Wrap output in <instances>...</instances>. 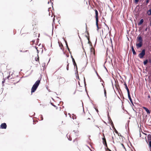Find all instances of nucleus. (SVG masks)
Masks as SVG:
<instances>
[{"mask_svg":"<svg viewBox=\"0 0 151 151\" xmlns=\"http://www.w3.org/2000/svg\"><path fill=\"white\" fill-rule=\"evenodd\" d=\"M137 43L136 45L137 48L138 49L142 47L143 45V40L141 36L139 35L137 37Z\"/></svg>","mask_w":151,"mask_h":151,"instance_id":"obj_1","label":"nucleus"},{"mask_svg":"<svg viewBox=\"0 0 151 151\" xmlns=\"http://www.w3.org/2000/svg\"><path fill=\"white\" fill-rule=\"evenodd\" d=\"M40 80H37L31 89V93H32L35 91L38 86L40 84Z\"/></svg>","mask_w":151,"mask_h":151,"instance_id":"obj_2","label":"nucleus"},{"mask_svg":"<svg viewBox=\"0 0 151 151\" xmlns=\"http://www.w3.org/2000/svg\"><path fill=\"white\" fill-rule=\"evenodd\" d=\"M58 83L60 84H62L64 83L65 81V79L64 78L61 76L58 77Z\"/></svg>","mask_w":151,"mask_h":151,"instance_id":"obj_3","label":"nucleus"},{"mask_svg":"<svg viewBox=\"0 0 151 151\" xmlns=\"http://www.w3.org/2000/svg\"><path fill=\"white\" fill-rule=\"evenodd\" d=\"M147 140L149 145V147L150 151H151V135L149 134L147 136Z\"/></svg>","mask_w":151,"mask_h":151,"instance_id":"obj_4","label":"nucleus"},{"mask_svg":"<svg viewBox=\"0 0 151 151\" xmlns=\"http://www.w3.org/2000/svg\"><path fill=\"white\" fill-rule=\"evenodd\" d=\"M145 49H143L142 51L138 55V56L140 58L142 59L144 57V56L145 55Z\"/></svg>","mask_w":151,"mask_h":151,"instance_id":"obj_5","label":"nucleus"},{"mask_svg":"<svg viewBox=\"0 0 151 151\" xmlns=\"http://www.w3.org/2000/svg\"><path fill=\"white\" fill-rule=\"evenodd\" d=\"M94 11L95 12V18L96 21L97 23V22H99L98 12L97 10L96 9H95Z\"/></svg>","mask_w":151,"mask_h":151,"instance_id":"obj_6","label":"nucleus"},{"mask_svg":"<svg viewBox=\"0 0 151 151\" xmlns=\"http://www.w3.org/2000/svg\"><path fill=\"white\" fill-rule=\"evenodd\" d=\"M86 122L88 124H92L93 123V122H94V121L92 119H91L90 118H88L86 121Z\"/></svg>","mask_w":151,"mask_h":151,"instance_id":"obj_7","label":"nucleus"},{"mask_svg":"<svg viewBox=\"0 0 151 151\" xmlns=\"http://www.w3.org/2000/svg\"><path fill=\"white\" fill-rule=\"evenodd\" d=\"M6 124L5 123H3L1 124L0 127L2 129H6Z\"/></svg>","mask_w":151,"mask_h":151,"instance_id":"obj_8","label":"nucleus"},{"mask_svg":"<svg viewBox=\"0 0 151 151\" xmlns=\"http://www.w3.org/2000/svg\"><path fill=\"white\" fill-rule=\"evenodd\" d=\"M102 139L103 140V142L104 144L106 147H107V145L106 142V140L105 136H104V137Z\"/></svg>","mask_w":151,"mask_h":151,"instance_id":"obj_9","label":"nucleus"},{"mask_svg":"<svg viewBox=\"0 0 151 151\" xmlns=\"http://www.w3.org/2000/svg\"><path fill=\"white\" fill-rule=\"evenodd\" d=\"M124 85L125 86V88L127 90V93H129L130 92H129V90L127 86V85L126 82L124 83Z\"/></svg>","mask_w":151,"mask_h":151,"instance_id":"obj_10","label":"nucleus"},{"mask_svg":"<svg viewBox=\"0 0 151 151\" xmlns=\"http://www.w3.org/2000/svg\"><path fill=\"white\" fill-rule=\"evenodd\" d=\"M90 51L91 52V53H93V55H95V50L94 48H93L92 47L90 49Z\"/></svg>","mask_w":151,"mask_h":151,"instance_id":"obj_11","label":"nucleus"},{"mask_svg":"<svg viewBox=\"0 0 151 151\" xmlns=\"http://www.w3.org/2000/svg\"><path fill=\"white\" fill-rule=\"evenodd\" d=\"M142 108L145 110V111H146L147 113V114H150V111L148 109H147V108L145 107H143Z\"/></svg>","mask_w":151,"mask_h":151,"instance_id":"obj_12","label":"nucleus"},{"mask_svg":"<svg viewBox=\"0 0 151 151\" xmlns=\"http://www.w3.org/2000/svg\"><path fill=\"white\" fill-rule=\"evenodd\" d=\"M144 22V20L143 19H142L140 20V22L138 23V24L139 26L141 25Z\"/></svg>","mask_w":151,"mask_h":151,"instance_id":"obj_13","label":"nucleus"},{"mask_svg":"<svg viewBox=\"0 0 151 151\" xmlns=\"http://www.w3.org/2000/svg\"><path fill=\"white\" fill-rule=\"evenodd\" d=\"M132 50L133 52V53L134 55H136V52L133 46H132L131 47Z\"/></svg>","mask_w":151,"mask_h":151,"instance_id":"obj_14","label":"nucleus"},{"mask_svg":"<svg viewBox=\"0 0 151 151\" xmlns=\"http://www.w3.org/2000/svg\"><path fill=\"white\" fill-rule=\"evenodd\" d=\"M128 95L129 99L131 102H132V100L130 96V93H128Z\"/></svg>","mask_w":151,"mask_h":151,"instance_id":"obj_15","label":"nucleus"},{"mask_svg":"<svg viewBox=\"0 0 151 151\" xmlns=\"http://www.w3.org/2000/svg\"><path fill=\"white\" fill-rule=\"evenodd\" d=\"M88 36L86 35V36L87 38V39L88 41V43L89 44L90 43H91V42H90V41H89L90 38H89V33L88 32Z\"/></svg>","mask_w":151,"mask_h":151,"instance_id":"obj_16","label":"nucleus"},{"mask_svg":"<svg viewBox=\"0 0 151 151\" xmlns=\"http://www.w3.org/2000/svg\"><path fill=\"white\" fill-rule=\"evenodd\" d=\"M73 65H74V66H76V68H77V65H76V64L75 61V60H74V59L73 58Z\"/></svg>","mask_w":151,"mask_h":151,"instance_id":"obj_17","label":"nucleus"},{"mask_svg":"<svg viewBox=\"0 0 151 151\" xmlns=\"http://www.w3.org/2000/svg\"><path fill=\"white\" fill-rule=\"evenodd\" d=\"M59 46H60V49L61 50H63V45L62 44L59 43Z\"/></svg>","mask_w":151,"mask_h":151,"instance_id":"obj_18","label":"nucleus"},{"mask_svg":"<svg viewBox=\"0 0 151 151\" xmlns=\"http://www.w3.org/2000/svg\"><path fill=\"white\" fill-rule=\"evenodd\" d=\"M147 14L148 15H151V9H150L147 12Z\"/></svg>","mask_w":151,"mask_h":151,"instance_id":"obj_19","label":"nucleus"},{"mask_svg":"<svg viewBox=\"0 0 151 151\" xmlns=\"http://www.w3.org/2000/svg\"><path fill=\"white\" fill-rule=\"evenodd\" d=\"M7 79H8L9 80H10L12 79V78L11 76L9 75L7 77Z\"/></svg>","mask_w":151,"mask_h":151,"instance_id":"obj_20","label":"nucleus"},{"mask_svg":"<svg viewBox=\"0 0 151 151\" xmlns=\"http://www.w3.org/2000/svg\"><path fill=\"white\" fill-rule=\"evenodd\" d=\"M148 60L147 59L144 61L143 62V63L144 65H146L148 63Z\"/></svg>","mask_w":151,"mask_h":151,"instance_id":"obj_21","label":"nucleus"},{"mask_svg":"<svg viewBox=\"0 0 151 151\" xmlns=\"http://www.w3.org/2000/svg\"><path fill=\"white\" fill-rule=\"evenodd\" d=\"M35 60L37 61H39V58L38 55L37 56V57L35 58Z\"/></svg>","mask_w":151,"mask_h":151,"instance_id":"obj_22","label":"nucleus"},{"mask_svg":"<svg viewBox=\"0 0 151 151\" xmlns=\"http://www.w3.org/2000/svg\"><path fill=\"white\" fill-rule=\"evenodd\" d=\"M96 24L97 28V30H98L99 29V27L98 26V22H97V23L96 21Z\"/></svg>","mask_w":151,"mask_h":151,"instance_id":"obj_23","label":"nucleus"},{"mask_svg":"<svg viewBox=\"0 0 151 151\" xmlns=\"http://www.w3.org/2000/svg\"><path fill=\"white\" fill-rule=\"evenodd\" d=\"M104 93L105 96L106 97V91L105 89H104Z\"/></svg>","mask_w":151,"mask_h":151,"instance_id":"obj_24","label":"nucleus"},{"mask_svg":"<svg viewBox=\"0 0 151 151\" xmlns=\"http://www.w3.org/2000/svg\"><path fill=\"white\" fill-rule=\"evenodd\" d=\"M35 42V40H32L31 42V44H32V45H33Z\"/></svg>","mask_w":151,"mask_h":151,"instance_id":"obj_25","label":"nucleus"},{"mask_svg":"<svg viewBox=\"0 0 151 151\" xmlns=\"http://www.w3.org/2000/svg\"><path fill=\"white\" fill-rule=\"evenodd\" d=\"M66 45H67V47L68 48V50H69V51L70 52V49L68 47V44H67V43H66Z\"/></svg>","mask_w":151,"mask_h":151,"instance_id":"obj_26","label":"nucleus"},{"mask_svg":"<svg viewBox=\"0 0 151 151\" xmlns=\"http://www.w3.org/2000/svg\"><path fill=\"white\" fill-rule=\"evenodd\" d=\"M68 65H69V64H68L67 66V70H68Z\"/></svg>","mask_w":151,"mask_h":151,"instance_id":"obj_27","label":"nucleus"},{"mask_svg":"<svg viewBox=\"0 0 151 151\" xmlns=\"http://www.w3.org/2000/svg\"><path fill=\"white\" fill-rule=\"evenodd\" d=\"M139 0H135V2L136 3H137L139 1Z\"/></svg>","mask_w":151,"mask_h":151,"instance_id":"obj_28","label":"nucleus"},{"mask_svg":"<svg viewBox=\"0 0 151 151\" xmlns=\"http://www.w3.org/2000/svg\"><path fill=\"white\" fill-rule=\"evenodd\" d=\"M41 120H42L43 119V118L42 116H40Z\"/></svg>","mask_w":151,"mask_h":151,"instance_id":"obj_29","label":"nucleus"},{"mask_svg":"<svg viewBox=\"0 0 151 151\" xmlns=\"http://www.w3.org/2000/svg\"><path fill=\"white\" fill-rule=\"evenodd\" d=\"M107 147V150H108V151H111L110 149H109L108 147Z\"/></svg>","mask_w":151,"mask_h":151,"instance_id":"obj_30","label":"nucleus"},{"mask_svg":"<svg viewBox=\"0 0 151 151\" xmlns=\"http://www.w3.org/2000/svg\"><path fill=\"white\" fill-rule=\"evenodd\" d=\"M149 0H147L146 1L147 4H148L149 3Z\"/></svg>","mask_w":151,"mask_h":151,"instance_id":"obj_31","label":"nucleus"},{"mask_svg":"<svg viewBox=\"0 0 151 151\" xmlns=\"http://www.w3.org/2000/svg\"><path fill=\"white\" fill-rule=\"evenodd\" d=\"M68 139L69 140H72V138L71 137H69V138Z\"/></svg>","mask_w":151,"mask_h":151,"instance_id":"obj_32","label":"nucleus"},{"mask_svg":"<svg viewBox=\"0 0 151 151\" xmlns=\"http://www.w3.org/2000/svg\"><path fill=\"white\" fill-rule=\"evenodd\" d=\"M115 132L116 133H118V132H117V131L116 130H115Z\"/></svg>","mask_w":151,"mask_h":151,"instance_id":"obj_33","label":"nucleus"},{"mask_svg":"<svg viewBox=\"0 0 151 151\" xmlns=\"http://www.w3.org/2000/svg\"><path fill=\"white\" fill-rule=\"evenodd\" d=\"M32 0H27V1H28L30 2L31 1H32Z\"/></svg>","mask_w":151,"mask_h":151,"instance_id":"obj_34","label":"nucleus"},{"mask_svg":"<svg viewBox=\"0 0 151 151\" xmlns=\"http://www.w3.org/2000/svg\"><path fill=\"white\" fill-rule=\"evenodd\" d=\"M147 28H146V29H145V31H147Z\"/></svg>","mask_w":151,"mask_h":151,"instance_id":"obj_35","label":"nucleus"},{"mask_svg":"<svg viewBox=\"0 0 151 151\" xmlns=\"http://www.w3.org/2000/svg\"><path fill=\"white\" fill-rule=\"evenodd\" d=\"M148 98H150V95H148Z\"/></svg>","mask_w":151,"mask_h":151,"instance_id":"obj_36","label":"nucleus"},{"mask_svg":"<svg viewBox=\"0 0 151 151\" xmlns=\"http://www.w3.org/2000/svg\"><path fill=\"white\" fill-rule=\"evenodd\" d=\"M150 25L151 26V21L150 22Z\"/></svg>","mask_w":151,"mask_h":151,"instance_id":"obj_37","label":"nucleus"},{"mask_svg":"<svg viewBox=\"0 0 151 151\" xmlns=\"http://www.w3.org/2000/svg\"><path fill=\"white\" fill-rule=\"evenodd\" d=\"M50 1L51 3H52V0H50Z\"/></svg>","mask_w":151,"mask_h":151,"instance_id":"obj_38","label":"nucleus"},{"mask_svg":"<svg viewBox=\"0 0 151 151\" xmlns=\"http://www.w3.org/2000/svg\"><path fill=\"white\" fill-rule=\"evenodd\" d=\"M107 28L109 30V28L108 27H107Z\"/></svg>","mask_w":151,"mask_h":151,"instance_id":"obj_39","label":"nucleus"},{"mask_svg":"<svg viewBox=\"0 0 151 151\" xmlns=\"http://www.w3.org/2000/svg\"><path fill=\"white\" fill-rule=\"evenodd\" d=\"M71 58H72V59L73 60V56H71Z\"/></svg>","mask_w":151,"mask_h":151,"instance_id":"obj_40","label":"nucleus"},{"mask_svg":"<svg viewBox=\"0 0 151 151\" xmlns=\"http://www.w3.org/2000/svg\"><path fill=\"white\" fill-rule=\"evenodd\" d=\"M49 1H48V4H49Z\"/></svg>","mask_w":151,"mask_h":151,"instance_id":"obj_41","label":"nucleus"},{"mask_svg":"<svg viewBox=\"0 0 151 151\" xmlns=\"http://www.w3.org/2000/svg\"><path fill=\"white\" fill-rule=\"evenodd\" d=\"M58 109V107H56V109Z\"/></svg>","mask_w":151,"mask_h":151,"instance_id":"obj_42","label":"nucleus"},{"mask_svg":"<svg viewBox=\"0 0 151 151\" xmlns=\"http://www.w3.org/2000/svg\"><path fill=\"white\" fill-rule=\"evenodd\" d=\"M59 110H60V108H59Z\"/></svg>","mask_w":151,"mask_h":151,"instance_id":"obj_43","label":"nucleus"},{"mask_svg":"<svg viewBox=\"0 0 151 151\" xmlns=\"http://www.w3.org/2000/svg\"><path fill=\"white\" fill-rule=\"evenodd\" d=\"M52 105L53 106H54L56 107L54 105Z\"/></svg>","mask_w":151,"mask_h":151,"instance_id":"obj_44","label":"nucleus"},{"mask_svg":"<svg viewBox=\"0 0 151 151\" xmlns=\"http://www.w3.org/2000/svg\"><path fill=\"white\" fill-rule=\"evenodd\" d=\"M25 51L27 52V50H26Z\"/></svg>","mask_w":151,"mask_h":151,"instance_id":"obj_45","label":"nucleus"}]
</instances>
